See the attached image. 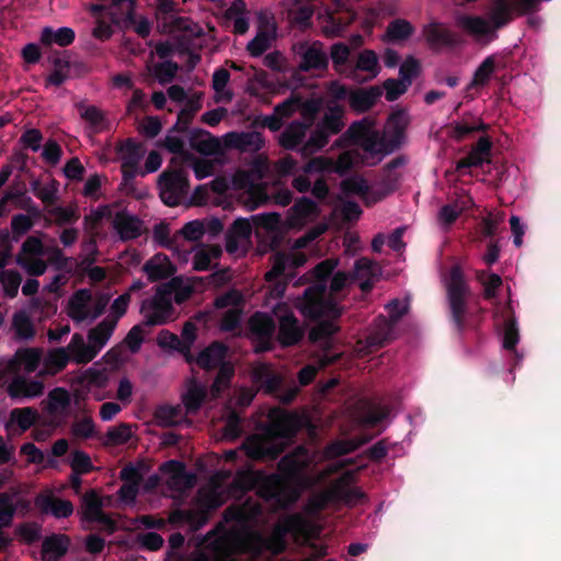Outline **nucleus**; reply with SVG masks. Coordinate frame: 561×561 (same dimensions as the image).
<instances>
[{
  "label": "nucleus",
  "mask_w": 561,
  "mask_h": 561,
  "mask_svg": "<svg viewBox=\"0 0 561 561\" xmlns=\"http://www.w3.org/2000/svg\"><path fill=\"white\" fill-rule=\"evenodd\" d=\"M339 264V259L329 257L318 263L311 271L314 283L304 291L301 313L316 321L309 332V340L313 343H322L325 347L321 357L322 366L336 363L341 354L330 350L332 336L339 331L335 320L341 317L339 305L327 297L328 280Z\"/></svg>",
  "instance_id": "obj_1"
},
{
  "label": "nucleus",
  "mask_w": 561,
  "mask_h": 561,
  "mask_svg": "<svg viewBox=\"0 0 561 561\" xmlns=\"http://www.w3.org/2000/svg\"><path fill=\"white\" fill-rule=\"evenodd\" d=\"M300 427V420L296 413L280 408H273L267 414V422L259 425V433L245 438L242 448L251 460H276Z\"/></svg>",
  "instance_id": "obj_2"
},
{
  "label": "nucleus",
  "mask_w": 561,
  "mask_h": 561,
  "mask_svg": "<svg viewBox=\"0 0 561 561\" xmlns=\"http://www.w3.org/2000/svg\"><path fill=\"white\" fill-rule=\"evenodd\" d=\"M304 447H297L280 458L277 468L279 473L265 474L257 472L254 479L256 494L277 508H287L298 497V492L290 483H299L307 462L300 458Z\"/></svg>",
  "instance_id": "obj_3"
},
{
  "label": "nucleus",
  "mask_w": 561,
  "mask_h": 561,
  "mask_svg": "<svg viewBox=\"0 0 561 561\" xmlns=\"http://www.w3.org/2000/svg\"><path fill=\"white\" fill-rule=\"evenodd\" d=\"M515 0H493V9L490 13V23L478 15H459L456 20L457 25L468 34L476 37H485L494 30H500L510 24L514 19Z\"/></svg>",
  "instance_id": "obj_4"
},
{
  "label": "nucleus",
  "mask_w": 561,
  "mask_h": 561,
  "mask_svg": "<svg viewBox=\"0 0 561 561\" xmlns=\"http://www.w3.org/2000/svg\"><path fill=\"white\" fill-rule=\"evenodd\" d=\"M446 293L450 319L457 332L462 333L466 328V314L468 312L470 288L466 282L461 266H451L449 271V278L446 283Z\"/></svg>",
  "instance_id": "obj_5"
},
{
  "label": "nucleus",
  "mask_w": 561,
  "mask_h": 561,
  "mask_svg": "<svg viewBox=\"0 0 561 561\" xmlns=\"http://www.w3.org/2000/svg\"><path fill=\"white\" fill-rule=\"evenodd\" d=\"M174 284V280H169L157 286L153 297L142 301L140 312L145 327L163 325L174 319L175 308L171 299Z\"/></svg>",
  "instance_id": "obj_6"
},
{
  "label": "nucleus",
  "mask_w": 561,
  "mask_h": 561,
  "mask_svg": "<svg viewBox=\"0 0 561 561\" xmlns=\"http://www.w3.org/2000/svg\"><path fill=\"white\" fill-rule=\"evenodd\" d=\"M158 185L163 204L169 207L178 206L190 190L187 172L181 165H169V169L160 174Z\"/></svg>",
  "instance_id": "obj_7"
},
{
  "label": "nucleus",
  "mask_w": 561,
  "mask_h": 561,
  "mask_svg": "<svg viewBox=\"0 0 561 561\" xmlns=\"http://www.w3.org/2000/svg\"><path fill=\"white\" fill-rule=\"evenodd\" d=\"M276 323L272 316L256 311L248 320V339L256 354L271 352L275 347Z\"/></svg>",
  "instance_id": "obj_8"
},
{
  "label": "nucleus",
  "mask_w": 561,
  "mask_h": 561,
  "mask_svg": "<svg viewBox=\"0 0 561 561\" xmlns=\"http://www.w3.org/2000/svg\"><path fill=\"white\" fill-rule=\"evenodd\" d=\"M407 124V114L403 110H398L389 115L385 126V133L382 137H380L383 154L392 153L402 146Z\"/></svg>",
  "instance_id": "obj_9"
},
{
  "label": "nucleus",
  "mask_w": 561,
  "mask_h": 561,
  "mask_svg": "<svg viewBox=\"0 0 561 561\" xmlns=\"http://www.w3.org/2000/svg\"><path fill=\"white\" fill-rule=\"evenodd\" d=\"M136 3L137 0H111L110 7L124 15L126 26H133L138 36L146 38L150 35L151 23L145 16L137 19Z\"/></svg>",
  "instance_id": "obj_10"
},
{
  "label": "nucleus",
  "mask_w": 561,
  "mask_h": 561,
  "mask_svg": "<svg viewBox=\"0 0 561 561\" xmlns=\"http://www.w3.org/2000/svg\"><path fill=\"white\" fill-rule=\"evenodd\" d=\"M305 336V331L299 324V320L291 311L279 316L278 330L275 340L282 347H290L299 344Z\"/></svg>",
  "instance_id": "obj_11"
},
{
  "label": "nucleus",
  "mask_w": 561,
  "mask_h": 561,
  "mask_svg": "<svg viewBox=\"0 0 561 561\" xmlns=\"http://www.w3.org/2000/svg\"><path fill=\"white\" fill-rule=\"evenodd\" d=\"M355 476L351 471L344 472L331 485V495L335 502H342L347 506H354L359 501L366 499V494L359 488H351Z\"/></svg>",
  "instance_id": "obj_12"
},
{
  "label": "nucleus",
  "mask_w": 561,
  "mask_h": 561,
  "mask_svg": "<svg viewBox=\"0 0 561 561\" xmlns=\"http://www.w3.org/2000/svg\"><path fill=\"white\" fill-rule=\"evenodd\" d=\"M43 391V381L28 379L21 375H15L7 386V393L14 401L41 397Z\"/></svg>",
  "instance_id": "obj_13"
},
{
  "label": "nucleus",
  "mask_w": 561,
  "mask_h": 561,
  "mask_svg": "<svg viewBox=\"0 0 561 561\" xmlns=\"http://www.w3.org/2000/svg\"><path fill=\"white\" fill-rule=\"evenodd\" d=\"M112 226L122 241H130L139 238L144 232V221L136 215L126 210L117 211Z\"/></svg>",
  "instance_id": "obj_14"
},
{
  "label": "nucleus",
  "mask_w": 561,
  "mask_h": 561,
  "mask_svg": "<svg viewBox=\"0 0 561 561\" xmlns=\"http://www.w3.org/2000/svg\"><path fill=\"white\" fill-rule=\"evenodd\" d=\"M423 35L433 50H438L443 47H456L460 41L458 35L444 27L442 23L432 22L424 26Z\"/></svg>",
  "instance_id": "obj_15"
},
{
  "label": "nucleus",
  "mask_w": 561,
  "mask_h": 561,
  "mask_svg": "<svg viewBox=\"0 0 561 561\" xmlns=\"http://www.w3.org/2000/svg\"><path fill=\"white\" fill-rule=\"evenodd\" d=\"M226 146L241 152H257L264 145V137L260 131H230L225 136Z\"/></svg>",
  "instance_id": "obj_16"
},
{
  "label": "nucleus",
  "mask_w": 561,
  "mask_h": 561,
  "mask_svg": "<svg viewBox=\"0 0 561 561\" xmlns=\"http://www.w3.org/2000/svg\"><path fill=\"white\" fill-rule=\"evenodd\" d=\"M394 324L382 314L376 317L366 336L367 346L378 350L388 344L392 340Z\"/></svg>",
  "instance_id": "obj_17"
},
{
  "label": "nucleus",
  "mask_w": 561,
  "mask_h": 561,
  "mask_svg": "<svg viewBox=\"0 0 561 561\" xmlns=\"http://www.w3.org/2000/svg\"><path fill=\"white\" fill-rule=\"evenodd\" d=\"M228 353V346L219 341L211 342L196 357V364L205 369L213 370L222 365Z\"/></svg>",
  "instance_id": "obj_18"
},
{
  "label": "nucleus",
  "mask_w": 561,
  "mask_h": 561,
  "mask_svg": "<svg viewBox=\"0 0 561 561\" xmlns=\"http://www.w3.org/2000/svg\"><path fill=\"white\" fill-rule=\"evenodd\" d=\"M329 67V57L322 50V44L314 42L308 46L301 54L299 70L308 72L310 70H327Z\"/></svg>",
  "instance_id": "obj_19"
},
{
  "label": "nucleus",
  "mask_w": 561,
  "mask_h": 561,
  "mask_svg": "<svg viewBox=\"0 0 561 561\" xmlns=\"http://www.w3.org/2000/svg\"><path fill=\"white\" fill-rule=\"evenodd\" d=\"M309 124L294 121L279 135L278 142L286 150H297L304 145Z\"/></svg>",
  "instance_id": "obj_20"
},
{
  "label": "nucleus",
  "mask_w": 561,
  "mask_h": 561,
  "mask_svg": "<svg viewBox=\"0 0 561 561\" xmlns=\"http://www.w3.org/2000/svg\"><path fill=\"white\" fill-rule=\"evenodd\" d=\"M142 271L147 274L148 279L153 283L171 277L176 268L167 255L156 254L144 264Z\"/></svg>",
  "instance_id": "obj_21"
},
{
  "label": "nucleus",
  "mask_w": 561,
  "mask_h": 561,
  "mask_svg": "<svg viewBox=\"0 0 561 561\" xmlns=\"http://www.w3.org/2000/svg\"><path fill=\"white\" fill-rule=\"evenodd\" d=\"M381 94L382 91L377 85L358 89L350 93L348 103L355 112L365 113L375 106Z\"/></svg>",
  "instance_id": "obj_22"
},
{
  "label": "nucleus",
  "mask_w": 561,
  "mask_h": 561,
  "mask_svg": "<svg viewBox=\"0 0 561 561\" xmlns=\"http://www.w3.org/2000/svg\"><path fill=\"white\" fill-rule=\"evenodd\" d=\"M357 71H365L369 73L368 79L376 78L380 72V67L378 64V56L377 54L371 49H364L358 54L356 64L354 67L348 68V72L346 73V77L360 81L357 76Z\"/></svg>",
  "instance_id": "obj_23"
},
{
  "label": "nucleus",
  "mask_w": 561,
  "mask_h": 561,
  "mask_svg": "<svg viewBox=\"0 0 561 561\" xmlns=\"http://www.w3.org/2000/svg\"><path fill=\"white\" fill-rule=\"evenodd\" d=\"M344 114L345 110L340 104H329L327 110L322 116V118L317 123L323 131H325L330 137L333 135H337L344 128Z\"/></svg>",
  "instance_id": "obj_24"
},
{
  "label": "nucleus",
  "mask_w": 561,
  "mask_h": 561,
  "mask_svg": "<svg viewBox=\"0 0 561 561\" xmlns=\"http://www.w3.org/2000/svg\"><path fill=\"white\" fill-rule=\"evenodd\" d=\"M373 131L371 122L368 118L353 122L334 142L339 148H346L358 144L363 138Z\"/></svg>",
  "instance_id": "obj_25"
},
{
  "label": "nucleus",
  "mask_w": 561,
  "mask_h": 561,
  "mask_svg": "<svg viewBox=\"0 0 561 561\" xmlns=\"http://www.w3.org/2000/svg\"><path fill=\"white\" fill-rule=\"evenodd\" d=\"M71 358L78 364H88L98 356V350L92 343H85L80 333H75L68 344Z\"/></svg>",
  "instance_id": "obj_26"
},
{
  "label": "nucleus",
  "mask_w": 561,
  "mask_h": 561,
  "mask_svg": "<svg viewBox=\"0 0 561 561\" xmlns=\"http://www.w3.org/2000/svg\"><path fill=\"white\" fill-rule=\"evenodd\" d=\"M70 540L66 535H51L44 539L42 553L48 561H57L62 558L69 548Z\"/></svg>",
  "instance_id": "obj_27"
},
{
  "label": "nucleus",
  "mask_w": 561,
  "mask_h": 561,
  "mask_svg": "<svg viewBox=\"0 0 561 561\" xmlns=\"http://www.w3.org/2000/svg\"><path fill=\"white\" fill-rule=\"evenodd\" d=\"M38 411L33 407L14 408L10 411L7 427L16 425L21 432H26L39 420Z\"/></svg>",
  "instance_id": "obj_28"
},
{
  "label": "nucleus",
  "mask_w": 561,
  "mask_h": 561,
  "mask_svg": "<svg viewBox=\"0 0 561 561\" xmlns=\"http://www.w3.org/2000/svg\"><path fill=\"white\" fill-rule=\"evenodd\" d=\"M253 380L267 393H275L283 382L282 377L267 364H261L253 369Z\"/></svg>",
  "instance_id": "obj_29"
},
{
  "label": "nucleus",
  "mask_w": 561,
  "mask_h": 561,
  "mask_svg": "<svg viewBox=\"0 0 561 561\" xmlns=\"http://www.w3.org/2000/svg\"><path fill=\"white\" fill-rule=\"evenodd\" d=\"M117 325V319H103L88 333V340L93 344L98 353L106 345Z\"/></svg>",
  "instance_id": "obj_30"
},
{
  "label": "nucleus",
  "mask_w": 561,
  "mask_h": 561,
  "mask_svg": "<svg viewBox=\"0 0 561 561\" xmlns=\"http://www.w3.org/2000/svg\"><path fill=\"white\" fill-rule=\"evenodd\" d=\"M19 362L10 360L7 364H0V377L8 374L14 373L19 369L20 365H23L24 368L32 373L34 371L39 364V356L34 350H24L16 353Z\"/></svg>",
  "instance_id": "obj_31"
},
{
  "label": "nucleus",
  "mask_w": 561,
  "mask_h": 561,
  "mask_svg": "<svg viewBox=\"0 0 561 561\" xmlns=\"http://www.w3.org/2000/svg\"><path fill=\"white\" fill-rule=\"evenodd\" d=\"M75 38V31L67 26L59 27L58 30L46 26L41 33V43L46 46L57 44L60 47H67L73 43Z\"/></svg>",
  "instance_id": "obj_32"
},
{
  "label": "nucleus",
  "mask_w": 561,
  "mask_h": 561,
  "mask_svg": "<svg viewBox=\"0 0 561 561\" xmlns=\"http://www.w3.org/2000/svg\"><path fill=\"white\" fill-rule=\"evenodd\" d=\"M36 504L43 512H50L56 518H67L73 513V505L68 500L48 495L37 497Z\"/></svg>",
  "instance_id": "obj_33"
},
{
  "label": "nucleus",
  "mask_w": 561,
  "mask_h": 561,
  "mask_svg": "<svg viewBox=\"0 0 561 561\" xmlns=\"http://www.w3.org/2000/svg\"><path fill=\"white\" fill-rule=\"evenodd\" d=\"M202 108V96L195 94L190 98L185 106L179 112L176 123L172 127V131L185 133L188 125L193 121L194 115Z\"/></svg>",
  "instance_id": "obj_34"
},
{
  "label": "nucleus",
  "mask_w": 561,
  "mask_h": 561,
  "mask_svg": "<svg viewBox=\"0 0 561 561\" xmlns=\"http://www.w3.org/2000/svg\"><path fill=\"white\" fill-rule=\"evenodd\" d=\"M319 213L318 205L309 197L298 198L290 207V221L293 225L304 224L310 217L317 216Z\"/></svg>",
  "instance_id": "obj_35"
},
{
  "label": "nucleus",
  "mask_w": 561,
  "mask_h": 561,
  "mask_svg": "<svg viewBox=\"0 0 561 561\" xmlns=\"http://www.w3.org/2000/svg\"><path fill=\"white\" fill-rule=\"evenodd\" d=\"M162 146L168 149V151L175 154L170 160V167H183L185 161L194 160V154L185 150V144L180 137L168 135L162 141Z\"/></svg>",
  "instance_id": "obj_36"
},
{
  "label": "nucleus",
  "mask_w": 561,
  "mask_h": 561,
  "mask_svg": "<svg viewBox=\"0 0 561 561\" xmlns=\"http://www.w3.org/2000/svg\"><path fill=\"white\" fill-rule=\"evenodd\" d=\"M249 543L255 553L262 550H268L273 553H280L285 550V541L282 535H274L272 537H264L261 534H252L249 537Z\"/></svg>",
  "instance_id": "obj_37"
},
{
  "label": "nucleus",
  "mask_w": 561,
  "mask_h": 561,
  "mask_svg": "<svg viewBox=\"0 0 561 561\" xmlns=\"http://www.w3.org/2000/svg\"><path fill=\"white\" fill-rule=\"evenodd\" d=\"M261 513V507L255 506L249 508L247 504L230 505L224 512V518L227 523H236L238 525L248 524L252 518Z\"/></svg>",
  "instance_id": "obj_38"
},
{
  "label": "nucleus",
  "mask_w": 561,
  "mask_h": 561,
  "mask_svg": "<svg viewBox=\"0 0 561 561\" xmlns=\"http://www.w3.org/2000/svg\"><path fill=\"white\" fill-rule=\"evenodd\" d=\"M330 140V136L316 125L309 138L300 147L299 152L307 158L323 149Z\"/></svg>",
  "instance_id": "obj_39"
},
{
  "label": "nucleus",
  "mask_w": 561,
  "mask_h": 561,
  "mask_svg": "<svg viewBox=\"0 0 561 561\" xmlns=\"http://www.w3.org/2000/svg\"><path fill=\"white\" fill-rule=\"evenodd\" d=\"M76 107L80 114V117L90 124V126L95 130L100 131L105 128V115L104 113L96 107L95 105H87L83 101L76 104Z\"/></svg>",
  "instance_id": "obj_40"
},
{
  "label": "nucleus",
  "mask_w": 561,
  "mask_h": 561,
  "mask_svg": "<svg viewBox=\"0 0 561 561\" xmlns=\"http://www.w3.org/2000/svg\"><path fill=\"white\" fill-rule=\"evenodd\" d=\"M190 144L196 151L210 154L215 152L218 147V141L214 138L210 133L203 129H194L190 137Z\"/></svg>",
  "instance_id": "obj_41"
},
{
  "label": "nucleus",
  "mask_w": 561,
  "mask_h": 561,
  "mask_svg": "<svg viewBox=\"0 0 561 561\" xmlns=\"http://www.w3.org/2000/svg\"><path fill=\"white\" fill-rule=\"evenodd\" d=\"M495 71V56H488L476 69L468 89L484 87Z\"/></svg>",
  "instance_id": "obj_42"
},
{
  "label": "nucleus",
  "mask_w": 561,
  "mask_h": 561,
  "mask_svg": "<svg viewBox=\"0 0 561 561\" xmlns=\"http://www.w3.org/2000/svg\"><path fill=\"white\" fill-rule=\"evenodd\" d=\"M169 32H182L185 36L191 38L201 37L204 35V30L192 19L186 16H178L170 21Z\"/></svg>",
  "instance_id": "obj_43"
},
{
  "label": "nucleus",
  "mask_w": 561,
  "mask_h": 561,
  "mask_svg": "<svg viewBox=\"0 0 561 561\" xmlns=\"http://www.w3.org/2000/svg\"><path fill=\"white\" fill-rule=\"evenodd\" d=\"M159 470L162 474L169 476L171 484L178 485L190 479L185 465L175 459L162 462Z\"/></svg>",
  "instance_id": "obj_44"
},
{
  "label": "nucleus",
  "mask_w": 561,
  "mask_h": 561,
  "mask_svg": "<svg viewBox=\"0 0 561 561\" xmlns=\"http://www.w3.org/2000/svg\"><path fill=\"white\" fill-rule=\"evenodd\" d=\"M351 56V48L343 42L334 43L330 49V57L332 59L333 68L339 73L346 75L348 70L346 66Z\"/></svg>",
  "instance_id": "obj_45"
},
{
  "label": "nucleus",
  "mask_w": 561,
  "mask_h": 561,
  "mask_svg": "<svg viewBox=\"0 0 561 561\" xmlns=\"http://www.w3.org/2000/svg\"><path fill=\"white\" fill-rule=\"evenodd\" d=\"M229 80L230 73L227 69L220 67L215 70L213 75L211 87L217 94H221L220 96L216 98V102H231L233 93L231 91L225 90Z\"/></svg>",
  "instance_id": "obj_46"
},
{
  "label": "nucleus",
  "mask_w": 561,
  "mask_h": 561,
  "mask_svg": "<svg viewBox=\"0 0 561 561\" xmlns=\"http://www.w3.org/2000/svg\"><path fill=\"white\" fill-rule=\"evenodd\" d=\"M83 516L88 522H94L104 511L103 501L94 490L88 491L83 497Z\"/></svg>",
  "instance_id": "obj_47"
},
{
  "label": "nucleus",
  "mask_w": 561,
  "mask_h": 561,
  "mask_svg": "<svg viewBox=\"0 0 561 561\" xmlns=\"http://www.w3.org/2000/svg\"><path fill=\"white\" fill-rule=\"evenodd\" d=\"M413 33V25L404 19H396L391 21L386 30V35L391 42L405 41Z\"/></svg>",
  "instance_id": "obj_48"
},
{
  "label": "nucleus",
  "mask_w": 561,
  "mask_h": 561,
  "mask_svg": "<svg viewBox=\"0 0 561 561\" xmlns=\"http://www.w3.org/2000/svg\"><path fill=\"white\" fill-rule=\"evenodd\" d=\"M116 150L122 154L123 162H126L128 167H138L142 153L140 145L137 141L133 138H128L124 142H121Z\"/></svg>",
  "instance_id": "obj_49"
},
{
  "label": "nucleus",
  "mask_w": 561,
  "mask_h": 561,
  "mask_svg": "<svg viewBox=\"0 0 561 561\" xmlns=\"http://www.w3.org/2000/svg\"><path fill=\"white\" fill-rule=\"evenodd\" d=\"M205 398H206L205 389L197 383H193L187 389L186 393L182 398V402L186 409V412L187 413L197 412L201 409Z\"/></svg>",
  "instance_id": "obj_50"
},
{
  "label": "nucleus",
  "mask_w": 561,
  "mask_h": 561,
  "mask_svg": "<svg viewBox=\"0 0 561 561\" xmlns=\"http://www.w3.org/2000/svg\"><path fill=\"white\" fill-rule=\"evenodd\" d=\"M58 186L59 184L56 180H51L50 183L45 186H42L41 182L35 180L32 182V192L43 203L53 205L57 201Z\"/></svg>",
  "instance_id": "obj_51"
},
{
  "label": "nucleus",
  "mask_w": 561,
  "mask_h": 561,
  "mask_svg": "<svg viewBox=\"0 0 561 561\" xmlns=\"http://www.w3.org/2000/svg\"><path fill=\"white\" fill-rule=\"evenodd\" d=\"M519 342V331L517 327V320L515 317H511L505 320L504 335H503V347L507 351L514 352L516 357L519 359L516 351V345Z\"/></svg>",
  "instance_id": "obj_52"
},
{
  "label": "nucleus",
  "mask_w": 561,
  "mask_h": 561,
  "mask_svg": "<svg viewBox=\"0 0 561 561\" xmlns=\"http://www.w3.org/2000/svg\"><path fill=\"white\" fill-rule=\"evenodd\" d=\"M273 38L268 30L257 31L255 37L248 43L247 50L252 57H260L270 48Z\"/></svg>",
  "instance_id": "obj_53"
},
{
  "label": "nucleus",
  "mask_w": 561,
  "mask_h": 561,
  "mask_svg": "<svg viewBox=\"0 0 561 561\" xmlns=\"http://www.w3.org/2000/svg\"><path fill=\"white\" fill-rule=\"evenodd\" d=\"M91 299L92 294L89 289L82 288L77 290L70 300L71 317L75 319H83L87 305Z\"/></svg>",
  "instance_id": "obj_54"
},
{
  "label": "nucleus",
  "mask_w": 561,
  "mask_h": 561,
  "mask_svg": "<svg viewBox=\"0 0 561 561\" xmlns=\"http://www.w3.org/2000/svg\"><path fill=\"white\" fill-rule=\"evenodd\" d=\"M217 368L218 373L210 388L213 393H220L225 388H228L234 375V368L228 362L219 365Z\"/></svg>",
  "instance_id": "obj_55"
},
{
  "label": "nucleus",
  "mask_w": 561,
  "mask_h": 561,
  "mask_svg": "<svg viewBox=\"0 0 561 561\" xmlns=\"http://www.w3.org/2000/svg\"><path fill=\"white\" fill-rule=\"evenodd\" d=\"M131 437L130 426L122 423L117 426L110 427L106 432L105 445L118 446L126 444Z\"/></svg>",
  "instance_id": "obj_56"
},
{
  "label": "nucleus",
  "mask_w": 561,
  "mask_h": 561,
  "mask_svg": "<svg viewBox=\"0 0 561 561\" xmlns=\"http://www.w3.org/2000/svg\"><path fill=\"white\" fill-rule=\"evenodd\" d=\"M242 432V417L237 411L231 410L222 430L224 437L228 440H234L241 436Z\"/></svg>",
  "instance_id": "obj_57"
},
{
  "label": "nucleus",
  "mask_w": 561,
  "mask_h": 561,
  "mask_svg": "<svg viewBox=\"0 0 561 561\" xmlns=\"http://www.w3.org/2000/svg\"><path fill=\"white\" fill-rule=\"evenodd\" d=\"M49 404H48V411L49 413H57L59 411L66 410L71 402L69 392L64 388H55L53 389L49 394Z\"/></svg>",
  "instance_id": "obj_58"
},
{
  "label": "nucleus",
  "mask_w": 561,
  "mask_h": 561,
  "mask_svg": "<svg viewBox=\"0 0 561 561\" xmlns=\"http://www.w3.org/2000/svg\"><path fill=\"white\" fill-rule=\"evenodd\" d=\"M365 440L357 439H341L331 443L328 446V453L332 457H342L357 450Z\"/></svg>",
  "instance_id": "obj_59"
},
{
  "label": "nucleus",
  "mask_w": 561,
  "mask_h": 561,
  "mask_svg": "<svg viewBox=\"0 0 561 561\" xmlns=\"http://www.w3.org/2000/svg\"><path fill=\"white\" fill-rule=\"evenodd\" d=\"M179 71V65L173 60H164L154 66V77L160 84L172 82Z\"/></svg>",
  "instance_id": "obj_60"
},
{
  "label": "nucleus",
  "mask_w": 561,
  "mask_h": 561,
  "mask_svg": "<svg viewBox=\"0 0 561 561\" xmlns=\"http://www.w3.org/2000/svg\"><path fill=\"white\" fill-rule=\"evenodd\" d=\"M421 73V64L420 61L413 57L409 56L401 64L399 69V75L401 77V81L407 83V85H411L412 81L419 77Z\"/></svg>",
  "instance_id": "obj_61"
},
{
  "label": "nucleus",
  "mask_w": 561,
  "mask_h": 561,
  "mask_svg": "<svg viewBox=\"0 0 561 561\" xmlns=\"http://www.w3.org/2000/svg\"><path fill=\"white\" fill-rule=\"evenodd\" d=\"M70 467L73 472L79 474H88L94 470L90 456L80 449L72 451Z\"/></svg>",
  "instance_id": "obj_62"
},
{
  "label": "nucleus",
  "mask_w": 561,
  "mask_h": 561,
  "mask_svg": "<svg viewBox=\"0 0 561 561\" xmlns=\"http://www.w3.org/2000/svg\"><path fill=\"white\" fill-rule=\"evenodd\" d=\"M341 188L345 194L366 196L369 193L368 182L362 176H350L341 182Z\"/></svg>",
  "instance_id": "obj_63"
},
{
  "label": "nucleus",
  "mask_w": 561,
  "mask_h": 561,
  "mask_svg": "<svg viewBox=\"0 0 561 561\" xmlns=\"http://www.w3.org/2000/svg\"><path fill=\"white\" fill-rule=\"evenodd\" d=\"M221 254L219 248H208L197 251L193 256V267L196 271H207L210 267L213 257Z\"/></svg>",
  "instance_id": "obj_64"
}]
</instances>
